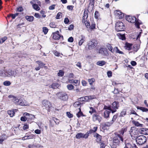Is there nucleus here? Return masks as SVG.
<instances>
[{
    "instance_id": "obj_9",
    "label": "nucleus",
    "mask_w": 148,
    "mask_h": 148,
    "mask_svg": "<svg viewBox=\"0 0 148 148\" xmlns=\"http://www.w3.org/2000/svg\"><path fill=\"white\" fill-rule=\"evenodd\" d=\"M111 106L112 109V113L115 112L119 107V102L117 101H114L111 104Z\"/></svg>"
},
{
    "instance_id": "obj_58",
    "label": "nucleus",
    "mask_w": 148,
    "mask_h": 148,
    "mask_svg": "<svg viewBox=\"0 0 148 148\" xmlns=\"http://www.w3.org/2000/svg\"><path fill=\"white\" fill-rule=\"evenodd\" d=\"M62 14L61 12H59L57 14L56 16V19H60L62 17Z\"/></svg>"
},
{
    "instance_id": "obj_39",
    "label": "nucleus",
    "mask_w": 148,
    "mask_h": 148,
    "mask_svg": "<svg viewBox=\"0 0 148 148\" xmlns=\"http://www.w3.org/2000/svg\"><path fill=\"white\" fill-rule=\"evenodd\" d=\"M82 22L83 23H84L86 27L88 28L90 26V22L89 21H86L85 19H84V21H83L82 20Z\"/></svg>"
},
{
    "instance_id": "obj_31",
    "label": "nucleus",
    "mask_w": 148,
    "mask_h": 148,
    "mask_svg": "<svg viewBox=\"0 0 148 148\" xmlns=\"http://www.w3.org/2000/svg\"><path fill=\"white\" fill-rule=\"evenodd\" d=\"M140 47V45L137 44H135L133 46V50L135 52H137Z\"/></svg>"
},
{
    "instance_id": "obj_45",
    "label": "nucleus",
    "mask_w": 148,
    "mask_h": 148,
    "mask_svg": "<svg viewBox=\"0 0 148 148\" xmlns=\"http://www.w3.org/2000/svg\"><path fill=\"white\" fill-rule=\"evenodd\" d=\"M83 133H79L77 134L76 135L75 137L76 138L79 139L81 138H83Z\"/></svg>"
},
{
    "instance_id": "obj_30",
    "label": "nucleus",
    "mask_w": 148,
    "mask_h": 148,
    "mask_svg": "<svg viewBox=\"0 0 148 148\" xmlns=\"http://www.w3.org/2000/svg\"><path fill=\"white\" fill-rule=\"evenodd\" d=\"M111 111L106 110L104 112V116L105 118H107L109 117V114Z\"/></svg>"
},
{
    "instance_id": "obj_21",
    "label": "nucleus",
    "mask_w": 148,
    "mask_h": 148,
    "mask_svg": "<svg viewBox=\"0 0 148 148\" xmlns=\"http://www.w3.org/2000/svg\"><path fill=\"white\" fill-rule=\"evenodd\" d=\"M18 105L24 106H26V102L24 99H19Z\"/></svg>"
},
{
    "instance_id": "obj_20",
    "label": "nucleus",
    "mask_w": 148,
    "mask_h": 148,
    "mask_svg": "<svg viewBox=\"0 0 148 148\" xmlns=\"http://www.w3.org/2000/svg\"><path fill=\"white\" fill-rule=\"evenodd\" d=\"M135 23V25L136 27L138 29L140 28V25L142 24V22L140 20L136 18V20Z\"/></svg>"
},
{
    "instance_id": "obj_25",
    "label": "nucleus",
    "mask_w": 148,
    "mask_h": 148,
    "mask_svg": "<svg viewBox=\"0 0 148 148\" xmlns=\"http://www.w3.org/2000/svg\"><path fill=\"white\" fill-rule=\"evenodd\" d=\"M84 97V102H87L89 101V100H91L94 99V96H88Z\"/></svg>"
},
{
    "instance_id": "obj_17",
    "label": "nucleus",
    "mask_w": 148,
    "mask_h": 148,
    "mask_svg": "<svg viewBox=\"0 0 148 148\" xmlns=\"http://www.w3.org/2000/svg\"><path fill=\"white\" fill-rule=\"evenodd\" d=\"M79 38L78 45L79 46H81L85 41L86 38L85 37L82 35H81Z\"/></svg>"
},
{
    "instance_id": "obj_55",
    "label": "nucleus",
    "mask_w": 148,
    "mask_h": 148,
    "mask_svg": "<svg viewBox=\"0 0 148 148\" xmlns=\"http://www.w3.org/2000/svg\"><path fill=\"white\" fill-rule=\"evenodd\" d=\"M64 72L61 70H60L58 73V75L60 77H62L64 75Z\"/></svg>"
},
{
    "instance_id": "obj_10",
    "label": "nucleus",
    "mask_w": 148,
    "mask_h": 148,
    "mask_svg": "<svg viewBox=\"0 0 148 148\" xmlns=\"http://www.w3.org/2000/svg\"><path fill=\"white\" fill-rule=\"evenodd\" d=\"M59 99L63 101L67 100L68 98L67 94L65 92H60L58 93Z\"/></svg>"
},
{
    "instance_id": "obj_59",
    "label": "nucleus",
    "mask_w": 148,
    "mask_h": 148,
    "mask_svg": "<svg viewBox=\"0 0 148 148\" xmlns=\"http://www.w3.org/2000/svg\"><path fill=\"white\" fill-rule=\"evenodd\" d=\"M90 110L89 112L91 114H92L94 112H95L96 111L92 107H90Z\"/></svg>"
},
{
    "instance_id": "obj_63",
    "label": "nucleus",
    "mask_w": 148,
    "mask_h": 148,
    "mask_svg": "<svg viewBox=\"0 0 148 148\" xmlns=\"http://www.w3.org/2000/svg\"><path fill=\"white\" fill-rule=\"evenodd\" d=\"M16 10V11L18 12H21L23 10V9L21 6L17 8Z\"/></svg>"
},
{
    "instance_id": "obj_41",
    "label": "nucleus",
    "mask_w": 148,
    "mask_h": 148,
    "mask_svg": "<svg viewBox=\"0 0 148 148\" xmlns=\"http://www.w3.org/2000/svg\"><path fill=\"white\" fill-rule=\"evenodd\" d=\"M88 81L89 84L91 85L93 84V83L95 82V79L94 78H92L91 79H88Z\"/></svg>"
},
{
    "instance_id": "obj_49",
    "label": "nucleus",
    "mask_w": 148,
    "mask_h": 148,
    "mask_svg": "<svg viewBox=\"0 0 148 148\" xmlns=\"http://www.w3.org/2000/svg\"><path fill=\"white\" fill-rule=\"evenodd\" d=\"M6 138H5L4 135H2L0 136V144H2L3 142L6 139Z\"/></svg>"
},
{
    "instance_id": "obj_62",
    "label": "nucleus",
    "mask_w": 148,
    "mask_h": 148,
    "mask_svg": "<svg viewBox=\"0 0 148 148\" xmlns=\"http://www.w3.org/2000/svg\"><path fill=\"white\" fill-rule=\"evenodd\" d=\"M126 114V111L125 110H123L120 113L119 116H123Z\"/></svg>"
},
{
    "instance_id": "obj_19",
    "label": "nucleus",
    "mask_w": 148,
    "mask_h": 148,
    "mask_svg": "<svg viewBox=\"0 0 148 148\" xmlns=\"http://www.w3.org/2000/svg\"><path fill=\"white\" fill-rule=\"evenodd\" d=\"M132 44L126 42L125 43V47L126 49L130 51L132 49Z\"/></svg>"
},
{
    "instance_id": "obj_27",
    "label": "nucleus",
    "mask_w": 148,
    "mask_h": 148,
    "mask_svg": "<svg viewBox=\"0 0 148 148\" xmlns=\"http://www.w3.org/2000/svg\"><path fill=\"white\" fill-rule=\"evenodd\" d=\"M92 118L94 120H101V116L96 114H93Z\"/></svg>"
},
{
    "instance_id": "obj_48",
    "label": "nucleus",
    "mask_w": 148,
    "mask_h": 148,
    "mask_svg": "<svg viewBox=\"0 0 148 148\" xmlns=\"http://www.w3.org/2000/svg\"><path fill=\"white\" fill-rule=\"evenodd\" d=\"M99 16V12L97 11H96L94 15V17L96 19H98V18Z\"/></svg>"
},
{
    "instance_id": "obj_28",
    "label": "nucleus",
    "mask_w": 148,
    "mask_h": 148,
    "mask_svg": "<svg viewBox=\"0 0 148 148\" xmlns=\"http://www.w3.org/2000/svg\"><path fill=\"white\" fill-rule=\"evenodd\" d=\"M25 19L28 21L32 22L34 20V17L33 16H26L25 17Z\"/></svg>"
},
{
    "instance_id": "obj_50",
    "label": "nucleus",
    "mask_w": 148,
    "mask_h": 148,
    "mask_svg": "<svg viewBox=\"0 0 148 148\" xmlns=\"http://www.w3.org/2000/svg\"><path fill=\"white\" fill-rule=\"evenodd\" d=\"M107 47L109 50L112 53H113L114 52V50L113 49L112 47L110 44H109L108 45Z\"/></svg>"
},
{
    "instance_id": "obj_44",
    "label": "nucleus",
    "mask_w": 148,
    "mask_h": 148,
    "mask_svg": "<svg viewBox=\"0 0 148 148\" xmlns=\"http://www.w3.org/2000/svg\"><path fill=\"white\" fill-rule=\"evenodd\" d=\"M49 25L52 28H56L57 26V25H56V23L53 22L51 23Z\"/></svg>"
},
{
    "instance_id": "obj_34",
    "label": "nucleus",
    "mask_w": 148,
    "mask_h": 148,
    "mask_svg": "<svg viewBox=\"0 0 148 148\" xmlns=\"http://www.w3.org/2000/svg\"><path fill=\"white\" fill-rule=\"evenodd\" d=\"M8 113L10 116V117H13L14 116V115L15 114L14 110H8Z\"/></svg>"
},
{
    "instance_id": "obj_57",
    "label": "nucleus",
    "mask_w": 148,
    "mask_h": 148,
    "mask_svg": "<svg viewBox=\"0 0 148 148\" xmlns=\"http://www.w3.org/2000/svg\"><path fill=\"white\" fill-rule=\"evenodd\" d=\"M53 52L54 54L56 56L59 57L60 56L61 53L56 50L53 51Z\"/></svg>"
},
{
    "instance_id": "obj_18",
    "label": "nucleus",
    "mask_w": 148,
    "mask_h": 148,
    "mask_svg": "<svg viewBox=\"0 0 148 148\" xmlns=\"http://www.w3.org/2000/svg\"><path fill=\"white\" fill-rule=\"evenodd\" d=\"M88 16V9H85L84 10V15L82 17V20L84 21V19H87Z\"/></svg>"
},
{
    "instance_id": "obj_16",
    "label": "nucleus",
    "mask_w": 148,
    "mask_h": 148,
    "mask_svg": "<svg viewBox=\"0 0 148 148\" xmlns=\"http://www.w3.org/2000/svg\"><path fill=\"white\" fill-rule=\"evenodd\" d=\"M68 83L70 84H72L75 86L79 85L80 83V81L78 79H68Z\"/></svg>"
},
{
    "instance_id": "obj_56",
    "label": "nucleus",
    "mask_w": 148,
    "mask_h": 148,
    "mask_svg": "<svg viewBox=\"0 0 148 148\" xmlns=\"http://www.w3.org/2000/svg\"><path fill=\"white\" fill-rule=\"evenodd\" d=\"M96 137L97 138L96 141L97 142H99L101 141V136L97 134Z\"/></svg>"
},
{
    "instance_id": "obj_53",
    "label": "nucleus",
    "mask_w": 148,
    "mask_h": 148,
    "mask_svg": "<svg viewBox=\"0 0 148 148\" xmlns=\"http://www.w3.org/2000/svg\"><path fill=\"white\" fill-rule=\"evenodd\" d=\"M79 111L78 112V113L77 114V116L78 117H79L81 116H84V115L83 114L82 112L81 111V109L80 108H79Z\"/></svg>"
},
{
    "instance_id": "obj_15",
    "label": "nucleus",
    "mask_w": 148,
    "mask_h": 148,
    "mask_svg": "<svg viewBox=\"0 0 148 148\" xmlns=\"http://www.w3.org/2000/svg\"><path fill=\"white\" fill-rule=\"evenodd\" d=\"M129 132L132 137L134 135L137 136L138 133V130L134 127H132Z\"/></svg>"
},
{
    "instance_id": "obj_40",
    "label": "nucleus",
    "mask_w": 148,
    "mask_h": 148,
    "mask_svg": "<svg viewBox=\"0 0 148 148\" xmlns=\"http://www.w3.org/2000/svg\"><path fill=\"white\" fill-rule=\"evenodd\" d=\"M10 17H11L12 19H14L16 18L14 14H10L8 15L6 18L7 20L9 19Z\"/></svg>"
},
{
    "instance_id": "obj_36",
    "label": "nucleus",
    "mask_w": 148,
    "mask_h": 148,
    "mask_svg": "<svg viewBox=\"0 0 148 148\" xmlns=\"http://www.w3.org/2000/svg\"><path fill=\"white\" fill-rule=\"evenodd\" d=\"M114 50H115V52L116 53H119L121 54H124V53L122 51H120L117 47H115L114 48Z\"/></svg>"
},
{
    "instance_id": "obj_26",
    "label": "nucleus",
    "mask_w": 148,
    "mask_h": 148,
    "mask_svg": "<svg viewBox=\"0 0 148 148\" xmlns=\"http://www.w3.org/2000/svg\"><path fill=\"white\" fill-rule=\"evenodd\" d=\"M112 123H110L109 122H107L106 123H104L102 124L101 126L102 128L103 129L105 130L106 129L107 127H108L111 125Z\"/></svg>"
},
{
    "instance_id": "obj_46",
    "label": "nucleus",
    "mask_w": 148,
    "mask_h": 148,
    "mask_svg": "<svg viewBox=\"0 0 148 148\" xmlns=\"http://www.w3.org/2000/svg\"><path fill=\"white\" fill-rule=\"evenodd\" d=\"M58 84L57 83H53L50 86V87L52 88L53 89H56V88L57 87Z\"/></svg>"
},
{
    "instance_id": "obj_8",
    "label": "nucleus",
    "mask_w": 148,
    "mask_h": 148,
    "mask_svg": "<svg viewBox=\"0 0 148 148\" xmlns=\"http://www.w3.org/2000/svg\"><path fill=\"white\" fill-rule=\"evenodd\" d=\"M4 76L5 77L13 76L16 74V71L12 70L11 69L8 70L4 69Z\"/></svg>"
},
{
    "instance_id": "obj_14",
    "label": "nucleus",
    "mask_w": 148,
    "mask_h": 148,
    "mask_svg": "<svg viewBox=\"0 0 148 148\" xmlns=\"http://www.w3.org/2000/svg\"><path fill=\"white\" fill-rule=\"evenodd\" d=\"M115 15L120 19H122L124 17V14L120 10H116L114 11Z\"/></svg>"
},
{
    "instance_id": "obj_51",
    "label": "nucleus",
    "mask_w": 148,
    "mask_h": 148,
    "mask_svg": "<svg viewBox=\"0 0 148 148\" xmlns=\"http://www.w3.org/2000/svg\"><path fill=\"white\" fill-rule=\"evenodd\" d=\"M48 28L46 27H42V32L44 34H47L48 32Z\"/></svg>"
},
{
    "instance_id": "obj_33",
    "label": "nucleus",
    "mask_w": 148,
    "mask_h": 148,
    "mask_svg": "<svg viewBox=\"0 0 148 148\" xmlns=\"http://www.w3.org/2000/svg\"><path fill=\"white\" fill-rule=\"evenodd\" d=\"M106 63V62L104 61H99L97 62L96 64L98 65L102 66L104 65Z\"/></svg>"
},
{
    "instance_id": "obj_23",
    "label": "nucleus",
    "mask_w": 148,
    "mask_h": 148,
    "mask_svg": "<svg viewBox=\"0 0 148 148\" xmlns=\"http://www.w3.org/2000/svg\"><path fill=\"white\" fill-rule=\"evenodd\" d=\"M140 132L143 134L148 135V129L142 128L140 130Z\"/></svg>"
},
{
    "instance_id": "obj_7",
    "label": "nucleus",
    "mask_w": 148,
    "mask_h": 148,
    "mask_svg": "<svg viewBox=\"0 0 148 148\" xmlns=\"http://www.w3.org/2000/svg\"><path fill=\"white\" fill-rule=\"evenodd\" d=\"M51 36H52L53 39L55 40H63L64 39L63 36L58 31L53 32Z\"/></svg>"
},
{
    "instance_id": "obj_60",
    "label": "nucleus",
    "mask_w": 148,
    "mask_h": 148,
    "mask_svg": "<svg viewBox=\"0 0 148 148\" xmlns=\"http://www.w3.org/2000/svg\"><path fill=\"white\" fill-rule=\"evenodd\" d=\"M124 148H134L133 147L130 143H127L125 145Z\"/></svg>"
},
{
    "instance_id": "obj_2",
    "label": "nucleus",
    "mask_w": 148,
    "mask_h": 148,
    "mask_svg": "<svg viewBox=\"0 0 148 148\" xmlns=\"http://www.w3.org/2000/svg\"><path fill=\"white\" fill-rule=\"evenodd\" d=\"M115 136L113 138L114 145H118L121 143L123 141V138L119 134H115Z\"/></svg>"
},
{
    "instance_id": "obj_5",
    "label": "nucleus",
    "mask_w": 148,
    "mask_h": 148,
    "mask_svg": "<svg viewBox=\"0 0 148 148\" xmlns=\"http://www.w3.org/2000/svg\"><path fill=\"white\" fill-rule=\"evenodd\" d=\"M136 142L139 145H141L144 144L146 141L147 138L144 136H140L135 138Z\"/></svg>"
},
{
    "instance_id": "obj_64",
    "label": "nucleus",
    "mask_w": 148,
    "mask_h": 148,
    "mask_svg": "<svg viewBox=\"0 0 148 148\" xmlns=\"http://www.w3.org/2000/svg\"><path fill=\"white\" fill-rule=\"evenodd\" d=\"M40 13L41 15H42V17L45 18L46 17V15L45 14V11L43 10H41L40 11Z\"/></svg>"
},
{
    "instance_id": "obj_6",
    "label": "nucleus",
    "mask_w": 148,
    "mask_h": 148,
    "mask_svg": "<svg viewBox=\"0 0 148 148\" xmlns=\"http://www.w3.org/2000/svg\"><path fill=\"white\" fill-rule=\"evenodd\" d=\"M96 46V44L95 40L92 39L87 42L86 49L90 50L95 48Z\"/></svg>"
},
{
    "instance_id": "obj_3",
    "label": "nucleus",
    "mask_w": 148,
    "mask_h": 148,
    "mask_svg": "<svg viewBox=\"0 0 148 148\" xmlns=\"http://www.w3.org/2000/svg\"><path fill=\"white\" fill-rule=\"evenodd\" d=\"M35 116L31 114L25 112L21 118V120H32L34 119Z\"/></svg>"
},
{
    "instance_id": "obj_52",
    "label": "nucleus",
    "mask_w": 148,
    "mask_h": 148,
    "mask_svg": "<svg viewBox=\"0 0 148 148\" xmlns=\"http://www.w3.org/2000/svg\"><path fill=\"white\" fill-rule=\"evenodd\" d=\"M103 109L109 110L110 111L112 112V109L111 106V105H110L109 106H107L106 105H105L104 106Z\"/></svg>"
},
{
    "instance_id": "obj_47",
    "label": "nucleus",
    "mask_w": 148,
    "mask_h": 148,
    "mask_svg": "<svg viewBox=\"0 0 148 148\" xmlns=\"http://www.w3.org/2000/svg\"><path fill=\"white\" fill-rule=\"evenodd\" d=\"M67 88L69 90H71L74 89V86L72 84L67 85Z\"/></svg>"
},
{
    "instance_id": "obj_35",
    "label": "nucleus",
    "mask_w": 148,
    "mask_h": 148,
    "mask_svg": "<svg viewBox=\"0 0 148 148\" xmlns=\"http://www.w3.org/2000/svg\"><path fill=\"white\" fill-rule=\"evenodd\" d=\"M133 123L137 126H140L142 127L143 125L142 124L140 123L137 121H132Z\"/></svg>"
},
{
    "instance_id": "obj_32",
    "label": "nucleus",
    "mask_w": 148,
    "mask_h": 148,
    "mask_svg": "<svg viewBox=\"0 0 148 148\" xmlns=\"http://www.w3.org/2000/svg\"><path fill=\"white\" fill-rule=\"evenodd\" d=\"M58 121H50V125L52 126H54L56 124L57 125L59 123L58 122Z\"/></svg>"
},
{
    "instance_id": "obj_43",
    "label": "nucleus",
    "mask_w": 148,
    "mask_h": 148,
    "mask_svg": "<svg viewBox=\"0 0 148 148\" xmlns=\"http://www.w3.org/2000/svg\"><path fill=\"white\" fill-rule=\"evenodd\" d=\"M97 127H94V129H95V130H90L89 131L87 132V133H88L89 134L95 132L97 131Z\"/></svg>"
},
{
    "instance_id": "obj_11",
    "label": "nucleus",
    "mask_w": 148,
    "mask_h": 148,
    "mask_svg": "<svg viewBox=\"0 0 148 148\" xmlns=\"http://www.w3.org/2000/svg\"><path fill=\"white\" fill-rule=\"evenodd\" d=\"M36 63L38 65V66L35 68V70L36 71L40 70L41 68H42L43 67H44L45 69H47V66H45V64L44 63L40 60L37 61H36Z\"/></svg>"
},
{
    "instance_id": "obj_22",
    "label": "nucleus",
    "mask_w": 148,
    "mask_h": 148,
    "mask_svg": "<svg viewBox=\"0 0 148 148\" xmlns=\"http://www.w3.org/2000/svg\"><path fill=\"white\" fill-rule=\"evenodd\" d=\"M30 3L32 5V7L34 10L36 11H39L40 10V8L37 4L36 3H34L31 1L30 2Z\"/></svg>"
},
{
    "instance_id": "obj_12",
    "label": "nucleus",
    "mask_w": 148,
    "mask_h": 148,
    "mask_svg": "<svg viewBox=\"0 0 148 148\" xmlns=\"http://www.w3.org/2000/svg\"><path fill=\"white\" fill-rule=\"evenodd\" d=\"M125 19L127 21L131 23H135L136 20V18L135 16H132L130 15L126 16Z\"/></svg>"
},
{
    "instance_id": "obj_61",
    "label": "nucleus",
    "mask_w": 148,
    "mask_h": 148,
    "mask_svg": "<svg viewBox=\"0 0 148 148\" xmlns=\"http://www.w3.org/2000/svg\"><path fill=\"white\" fill-rule=\"evenodd\" d=\"M11 83L9 81H5L4 82L3 84L4 86H9L11 84Z\"/></svg>"
},
{
    "instance_id": "obj_4",
    "label": "nucleus",
    "mask_w": 148,
    "mask_h": 148,
    "mask_svg": "<svg viewBox=\"0 0 148 148\" xmlns=\"http://www.w3.org/2000/svg\"><path fill=\"white\" fill-rule=\"evenodd\" d=\"M115 28L118 32L124 31L125 29V24L121 21H118L115 24Z\"/></svg>"
},
{
    "instance_id": "obj_24",
    "label": "nucleus",
    "mask_w": 148,
    "mask_h": 148,
    "mask_svg": "<svg viewBox=\"0 0 148 148\" xmlns=\"http://www.w3.org/2000/svg\"><path fill=\"white\" fill-rule=\"evenodd\" d=\"M117 36L120 39L122 40H124L126 39L125 34H122L120 33H118L117 34Z\"/></svg>"
},
{
    "instance_id": "obj_1",
    "label": "nucleus",
    "mask_w": 148,
    "mask_h": 148,
    "mask_svg": "<svg viewBox=\"0 0 148 148\" xmlns=\"http://www.w3.org/2000/svg\"><path fill=\"white\" fill-rule=\"evenodd\" d=\"M52 104L48 100H43L42 101V107L44 108L49 112L51 108Z\"/></svg>"
},
{
    "instance_id": "obj_38",
    "label": "nucleus",
    "mask_w": 148,
    "mask_h": 148,
    "mask_svg": "<svg viewBox=\"0 0 148 148\" xmlns=\"http://www.w3.org/2000/svg\"><path fill=\"white\" fill-rule=\"evenodd\" d=\"M19 99H18L17 97H14V98L12 99V100L15 104L17 105L18 104Z\"/></svg>"
},
{
    "instance_id": "obj_13",
    "label": "nucleus",
    "mask_w": 148,
    "mask_h": 148,
    "mask_svg": "<svg viewBox=\"0 0 148 148\" xmlns=\"http://www.w3.org/2000/svg\"><path fill=\"white\" fill-rule=\"evenodd\" d=\"M99 53L101 54L104 56H108L109 55L108 52V49L106 48L101 47L99 50Z\"/></svg>"
},
{
    "instance_id": "obj_37",
    "label": "nucleus",
    "mask_w": 148,
    "mask_h": 148,
    "mask_svg": "<svg viewBox=\"0 0 148 148\" xmlns=\"http://www.w3.org/2000/svg\"><path fill=\"white\" fill-rule=\"evenodd\" d=\"M81 104V103L79 101H77L74 103V106L75 107H79V108H80Z\"/></svg>"
},
{
    "instance_id": "obj_29",
    "label": "nucleus",
    "mask_w": 148,
    "mask_h": 148,
    "mask_svg": "<svg viewBox=\"0 0 148 148\" xmlns=\"http://www.w3.org/2000/svg\"><path fill=\"white\" fill-rule=\"evenodd\" d=\"M136 108L138 110L139 109L143 112H148V109L145 108L140 106H137Z\"/></svg>"
},
{
    "instance_id": "obj_54",
    "label": "nucleus",
    "mask_w": 148,
    "mask_h": 148,
    "mask_svg": "<svg viewBox=\"0 0 148 148\" xmlns=\"http://www.w3.org/2000/svg\"><path fill=\"white\" fill-rule=\"evenodd\" d=\"M96 24L95 23H92L91 25L89 26V28L90 29L93 30L95 28Z\"/></svg>"
},
{
    "instance_id": "obj_42",
    "label": "nucleus",
    "mask_w": 148,
    "mask_h": 148,
    "mask_svg": "<svg viewBox=\"0 0 148 148\" xmlns=\"http://www.w3.org/2000/svg\"><path fill=\"white\" fill-rule=\"evenodd\" d=\"M8 39V38L6 36H4L3 37L0 38V44H2L3 43Z\"/></svg>"
}]
</instances>
